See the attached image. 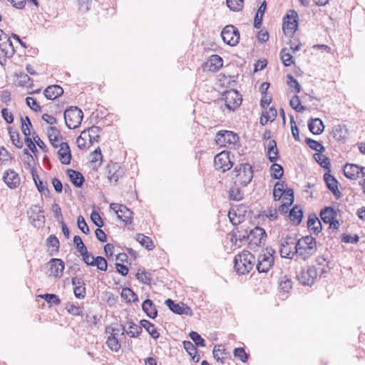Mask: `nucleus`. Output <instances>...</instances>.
<instances>
[{
    "label": "nucleus",
    "mask_w": 365,
    "mask_h": 365,
    "mask_svg": "<svg viewBox=\"0 0 365 365\" xmlns=\"http://www.w3.org/2000/svg\"><path fill=\"white\" fill-rule=\"evenodd\" d=\"M142 309L147 316L151 319H155L158 315L156 307L150 299H145L143 302Z\"/></svg>",
    "instance_id": "obj_30"
},
{
    "label": "nucleus",
    "mask_w": 365,
    "mask_h": 365,
    "mask_svg": "<svg viewBox=\"0 0 365 365\" xmlns=\"http://www.w3.org/2000/svg\"><path fill=\"white\" fill-rule=\"evenodd\" d=\"M64 120L69 129H76L80 126L83 113L77 106H71L64 111Z\"/></svg>",
    "instance_id": "obj_4"
},
{
    "label": "nucleus",
    "mask_w": 365,
    "mask_h": 365,
    "mask_svg": "<svg viewBox=\"0 0 365 365\" xmlns=\"http://www.w3.org/2000/svg\"><path fill=\"white\" fill-rule=\"evenodd\" d=\"M238 140V135L230 130H220L215 136L216 143L220 147L235 146Z\"/></svg>",
    "instance_id": "obj_8"
},
{
    "label": "nucleus",
    "mask_w": 365,
    "mask_h": 365,
    "mask_svg": "<svg viewBox=\"0 0 365 365\" xmlns=\"http://www.w3.org/2000/svg\"><path fill=\"white\" fill-rule=\"evenodd\" d=\"M290 106L297 112L304 110V107L301 105L300 101L297 96H294L289 101Z\"/></svg>",
    "instance_id": "obj_53"
},
{
    "label": "nucleus",
    "mask_w": 365,
    "mask_h": 365,
    "mask_svg": "<svg viewBox=\"0 0 365 365\" xmlns=\"http://www.w3.org/2000/svg\"><path fill=\"white\" fill-rule=\"evenodd\" d=\"M322 153H315L314 155V158L315 160L320 165V166L325 170H327V172L330 173V161L329 159L322 154Z\"/></svg>",
    "instance_id": "obj_37"
},
{
    "label": "nucleus",
    "mask_w": 365,
    "mask_h": 365,
    "mask_svg": "<svg viewBox=\"0 0 365 365\" xmlns=\"http://www.w3.org/2000/svg\"><path fill=\"white\" fill-rule=\"evenodd\" d=\"M280 58L285 66H289L292 63V56L287 48H282L280 52Z\"/></svg>",
    "instance_id": "obj_49"
},
{
    "label": "nucleus",
    "mask_w": 365,
    "mask_h": 365,
    "mask_svg": "<svg viewBox=\"0 0 365 365\" xmlns=\"http://www.w3.org/2000/svg\"><path fill=\"white\" fill-rule=\"evenodd\" d=\"M21 132L24 135L25 138L30 137L31 131L30 126H31V123L28 116L25 117V120L23 117L21 118Z\"/></svg>",
    "instance_id": "obj_45"
},
{
    "label": "nucleus",
    "mask_w": 365,
    "mask_h": 365,
    "mask_svg": "<svg viewBox=\"0 0 365 365\" xmlns=\"http://www.w3.org/2000/svg\"><path fill=\"white\" fill-rule=\"evenodd\" d=\"M43 210H41L38 205H33L30 211L28 212L31 224L34 227H39L45 222V216Z\"/></svg>",
    "instance_id": "obj_14"
},
{
    "label": "nucleus",
    "mask_w": 365,
    "mask_h": 365,
    "mask_svg": "<svg viewBox=\"0 0 365 365\" xmlns=\"http://www.w3.org/2000/svg\"><path fill=\"white\" fill-rule=\"evenodd\" d=\"M165 304L169 308L170 311L177 314H185V315H191L192 310L190 307L185 306L183 303L176 304L175 302L170 299H168L165 300Z\"/></svg>",
    "instance_id": "obj_17"
},
{
    "label": "nucleus",
    "mask_w": 365,
    "mask_h": 365,
    "mask_svg": "<svg viewBox=\"0 0 365 365\" xmlns=\"http://www.w3.org/2000/svg\"><path fill=\"white\" fill-rule=\"evenodd\" d=\"M107 175L110 182H116L123 175V171L118 163L109 164L107 166Z\"/></svg>",
    "instance_id": "obj_21"
},
{
    "label": "nucleus",
    "mask_w": 365,
    "mask_h": 365,
    "mask_svg": "<svg viewBox=\"0 0 365 365\" xmlns=\"http://www.w3.org/2000/svg\"><path fill=\"white\" fill-rule=\"evenodd\" d=\"M77 225L78 227L86 235H88L90 232L89 227L82 215H79L77 218Z\"/></svg>",
    "instance_id": "obj_54"
},
{
    "label": "nucleus",
    "mask_w": 365,
    "mask_h": 365,
    "mask_svg": "<svg viewBox=\"0 0 365 365\" xmlns=\"http://www.w3.org/2000/svg\"><path fill=\"white\" fill-rule=\"evenodd\" d=\"M121 297L128 302H135L138 300V295L130 288L128 287H125L122 289Z\"/></svg>",
    "instance_id": "obj_39"
},
{
    "label": "nucleus",
    "mask_w": 365,
    "mask_h": 365,
    "mask_svg": "<svg viewBox=\"0 0 365 365\" xmlns=\"http://www.w3.org/2000/svg\"><path fill=\"white\" fill-rule=\"evenodd\" d=\"M142 329L144 328L148 333L155 339L160 336V334L155 327V325L148 320L143 319L140 322Z\"/></svg>",
    "instance_id": "obj_34"
},
{
    "label": "nucleus",
    "mask_w": 365,
    "mask_h": 365,
    "mask_svg": "<svg viewBox=\"0 0 365 365\" xmlns=\"http://www.w3.org/2000/svg\"><path fill=\"white\" fill-rule=\"evenodd\" d=\"M128 327L126 328L125 326L122 327V333L121 336H125L126 334L128 336L131 338H135L136 336H138L141 332H142V326L137 325L133 322H128Z\"/></svg>",
    "instance_id": "obj_23"
},
{
    "label": "nucleus",
    "mask_w": 365,
    "mask_h": 365,
    "mask_svg": "<svg viewBox=\"0 0 365 365\" xmlns=\"http://www.w3.org/2000/svg\"><path fill=\"white\" fill-rule=\"evenodd\" d=\"M110 208L115 211L118 217L124 222L125 225H130L133 222V212L125 205L118 203H111Z\"/></svg>",
    "instance_id": "obj_12"
},
{
    "label": "nucleus",
    "mask_w": 365,
    "mask_h": 365,
    "mask_svg": "<svg viewBox=\"0 0 365 365\" xmlns=\"http://www.w3.org/2000/svg\"><path fill=\"white\" fill-rule=\"evenodd\" d=\"M71 283L73 286V293L76 298L83 299L86 296V287L82 278L74 277L71 279Z\"/></svg>",
    "instance_id": "obj_19"
},
{
    "label": "nucleus",
    "mask_w": 365,
    "mask_h": 365,
    "mask_svg": "<svg viewBox=\"0 0 365 365\" xmlns=\"http://www.w3.org/2000/svg\"><path fill=\"white\" fill-rule=\"evenodd\" d=\"M8 130H9V136L12 141V143L17 148H21L23 147V142L21 141V140L20 138L19 133L17 131L14 130L11 127H9L8 128Z\"/></svg>",
    "instance_id": "obj_40"
},
{
    "label": "nucleus",
    "mask_w": 365,
    "mask_h": 365,
    "mask_svg": "<svg viewBox=\"0 0 365 365\" xmlns=\"http://www.w3.org/2000/svg\"><path fill=\"white\" fill-rule=\"evenodd\" d=\"M270 170L272 171V174H271L272 177L274 179L279 180L282 178V177L284 174V170H283V168L282 165L274 163L271 165Z\"/></svg>",
    "instance_id": "obj_44"
},
{
    "label": "nucleus",
    "mask_w": 365,
    "mask_h": 365,
    "mask_svg": "<svg viewBox=\"0 0 365 365\" xmlns=\"http://www.w3.org/2000/svg\"><path fill=\"white\" fill-rule=\"evenodd\" d=\"M317 270L314 266L302 267L297 274V279L303 285H312L317 279Z\"/></svg>",
    "instance_id": "obj_10"
},
{
    "label": "nucleus",
    "mask_w": 365,
    "mask_h": 365,
    "mask_svg": "<svg viewBox=\"0 0 365 365\" xmlns=\"http://www.w3.org/2000/svg\"><path fill=\"white\" fill-rule=\"evenodd\" d=\"M295 254L306 260L317 252L316 239L307 235L299 239L294 245Z\"/></svg>",
    "instance_id": "obj_2"
},
{
    "label": "nucleus",
    "mask_w": 365,
    "mask_h": 365,
    "mask_svg": "<svg viewBox=\"0 0 365 365\" xmlns=\"http://www.w3.org/2000/svg\"><path fill=\"white\" fill-rule=\"evenodd\" d=\"M341 242L345 243L357 244L359 240V237L357 235L351 236L348 234H343L341 237Z\"/></svg>",
    "instance_id": "obj_60"
},
{
    "label": "nucleus",
    "mask_w": 365,
    "mask_h": 365,
    "mask_svg": "<svg viewBox=\"0 0 365 365\" xmlns=\"http://www.w3.org/2000/svg\"><path fill=\"white\" fill-rule=\"evenodd\" d=\"M135 277L140 282L146 284H150L153 279L152 274L149 272L145 271L144 269H138V272L135 274Z\"/></svg>",
    "instance_id": "obj_36"
},
{
    "label": "nucleus",
    "mask_w": 365,
    "mask_h": 365,
    "mask_svg": "<svg viewBox=\"0 0 365 365\" xmlns=\"http://www.w3.org/2000/svg\"><path fill=\"white\" fill-rule=\"evenodd\" d=\"M189 336L195 343V346L200 347L205 346V339L197 332L192 331L190 332Z\"/></svg>",
    "instance_id": "obj_47"
},
{
    "label": "nucleus",
    "mask_w": 365,
    "mask_h": 365,
    "mask_svg": "<svg viewBox=\"0 0 365 365\" xmlns=\"http://www.w3.org/2000/svg\"><path fill=\"white\" fill-rule=\"evenodd\" d=\"M274 250L272 248H266L263 253H260L257 257L256 269L259 273H267L274 264Z\"/></svg>",
    "instance_id": "obj_5"
},
{
    "label": "nucleus",
    "mask_w": 365,
    "mask_h": 365,
    "mask_svg": "<svg viewBox=\"0 0 365 365\" xmlns=\"http://www.w3.org/2000/svg\"><path fill=\"white\" fill-rule=\"evenodd\" d=\"M48 304L58 305L61 303L59 297L54 294H45L41 296Z\"/></svg>",
    "instance_id": "obj_51"
},
{
    "label": "nucleus",
    "mask_w": 365,
    "mask_h": 365,
    "mask_svg": "<svg viewBox=\"0 0 365 365\" xmlns=\"http://www.w3.org/2000/svg\"><path fill=\"white\" fill-rule=\"evenodd\" d=\"M47 244L48 246L54 248L56 252H58L60 247V242L58 239L54 235H50L47 238Z\"/></svg>",
    "instance_id": "obj_59"
},
{
    "label": "nucleus",
    "mask_w": 365,
    "mask_h": 365,
    "mask_svg": "<svg viewBox=\"0 0 365 365\" xmlns=\"http://www.w3.org/2000/svg\"><path fill=\"white\" fill-rule=\"evenodd\" d=\"M243 0H227V5L230 10L239 11L243 8Z\"/></svg>",
    "instance_id": "obj_50"
},
{
    "label": "nucleus",
    "mask_w": 365,
    "mask_h": 365,
    "mask_svg": "<svg viewBox=\"0 0 365 365\" xmlns=\"http://www.w3.org/2000/svg\"><path fill=\"white\" fill-rule=\"evenodd\" d=\"M67 312L74 316H83V312L80 307L73 304H68L66 307Z\"/></svg>",
    "instance_id": "obj_55"
},
{
    "label": "nucleus",
    "mask_w": 365,
    "mask_h": 365,
    "mask_svg": "<svg viewBox=\"0 0 365 365\" xmlns=\"http://www.w3.org/2000/svg\"><path fill=\"white\" fill-rule=\"evenodd\" d=\"M222 58L220 56L214 54L204 63L203 71L216 72L222 66Z\"/></svg>",
    "instance_id": "obj_15"
},
{
    "label": "nucleus",
    "mask_w": 365,
    "mask_h": 365,
    "mask_svg": "<svg viewBox=\"0 0 365 365\" xmlns=\"http://www.w3.org/2000/svg\"><path fill=\"white\" fill-rule=\"evenodd\" d=\"M91 220H92L93 223L98 228L103 226V221L101 217L100 216L99 213L96 211L92 212L91 215Z\"/></svg>",
    "instance_id": "obj_61"
},
{
    "label": "nucleus",
    "mask_w": 365,
    "mask_h": 365,
    "mask_svg": "<svg viewBox=\"0 0 365 365\" xmlns=\"http://www.w3.org/2000/svg\"><path fill=\"white\" fill-rule=\"evenodd\" d=\"M291 237H286L285 241L282 244L280 248V254L283 257L292 258V256L295 254L293 252L291 247H289V240H292Z\"/></svg>",
    "instance_id": "obj_35"
},
{
    "label": "nucleus",
    "mask_w": 365,
    "mask_h": 365,
    "mask_svg": "<svg viewBox=\"0 0 365 365\" xmlns=\"http://www.w3.org/2000/svg\"><path fill=\"white\" fill-rule=\"evenodd\" d=\"M136 240L148 250H152L155 247L152 240L143 234H137Z\"/></svg>",
    "instance_id": "obj_38"
},
{
    "label": "nucleus",
    "mask_w": 365,
    "mask_h": 365,
    "mask_svg": "<svg viewBox=\"0 0 365 365\" xmlns=\"http://www.w3.org/2000/svg\"><path fill=\"white\" fill-rule=\"evenodd\" d=\"M66 174L73 185L77 187H81L83 185L85 179L81 173L72 169H68Z\"/></svg>",
    "instance_id": "obj_26"
},
{
    "label": "nucleus",
    "mask_w": 365,
    "mask_h": 365,
    "mask_svg": "<svg viewBox=\"0 0 365 365\" xmlns=\"http://www.w3.org/2000/svg\"><path fill=\"white\" fill-rule=\"evenodd\" d=\"M324 180L327 184L328 189L333 193V195L339 198L341 195V192L339 190L338 187V181L337 180L330 174V173L327 172L324 175Z\"/></svg>",
    "instance_id": "obj_20"
},
{
    "label": "nucleus",
    "mask_w": 365,
    "mask_h": 365,
    "mask_svg": "<svg viewBox=\"0 0 365 365\" xmlns=\"http://www.w3.org/2000/svg\"><path fill=\"white\" fill-rule=\"evenodd\" d=\"M223 41L231 46L237 45L240 40L238 29L233 25L226 26L221 32Z\"/></svg>",
    "instance_id": "obj_11"
},
{
    "label": "nucleus",
    "mask_w": 365,
    "mask_h": 365,
    "mask_svg": "<svg viewBox=\"0 0 365 365\" xmlns=\"http://www.w3.org/2000/svg\"><path fill=\"white\" fill-rule=\"evenodd\" d=\"M233 165L234 163L230 158V152L229 151H222L216 155L214 158L215 168L217 170H221L222 173L230 170Z\"/></svg>",
    "instance_id": "obj_9"
},
{
    "label": "nucleus",
    "mask_w": 365,
    "mask_h": 365,
    "mask_svg": "<svg viewBox=\"0 0 365 365\" xmlns=\"http://www.w3.org/2000/svg\"><path fill=\"white\" fill-rule=\"evenodd\" d=\"M18 83L21 86H24L26 88L31 87L32 85V83L31 81V78L29 76L26 74H21L19 78H18Z\"/></svg>",
    "instance_id": "obj_62"
},
{
    "label": "nucleus",
    "mask_w": 365,
    "mask_h": 365,
    "mask_svg": "<svg viewBox=\"0 0 365 365\" xmlns=\"http://www.w3.org/2000/svg\"><path fill=\"white\" fill-rule=\"evenodd\" d=\"M60 136V131L56 127H49L48 129V137L50 141H58Z\"/></svg>",
    "instance_id": "obj_58"
},
{
    "label": "nucleus",
    "mask_w": 365,
    "mask_h": 365,
    "mask_svg": "<svg viewBox=\"0 0 365 365\" xmlns=\"http://www.w3.org/2000/svg\"><path fill=\"white\" fill-rule=\"evenodd\" d=\"M51 208H52V211L53 212L54 217L56 218V220L58 222L63 221V217L62 212H61V208L58 205V204L53 203L52 205V207Z\"/></svg>",
    "instance_id": "obj_63"
},
{
    "label": "nucleus",
    "mask_w": 365,
    "mask_h": 365,
    "mask_svg": "<svg viewBox=\"0 0 365 365\" xmlns=\"http://www.w3.org/2000/svg\"><path fill=\"white\" fill-rule=\"evenodd\" d=\"M93 267H97L98 269L101 271H106L108 268L107 260L101 256H98L93 258Z\"/></svg>",
    "instance_id": "obj_46"
},
{
    "label": "nucleus",
    "mask_w": 365,
    "mask_h": 365,
    "mask_svg": "<svg viewBox=\"0 0 365 365\" xmlns=\"http://www.w3.org/2000/svg\"><path fill=\"white\" fill-rule=\"evenodd\" d=\"M213 356L221 364H225L226 360L227 359V353L226 352V349L222 345H215L213 349Z\"/></svg>",
    "instance_id": "obj_32"
},
{
    "label": "nucleus",
    "mask_w": 365,
    "mask_h": 365,
    "mask_svg": "<svg viewBox=\"0 0 365 365\" xmlns=\"http://www.w3.org/2000/svg\"><path fill=\"white\" fill-rule=\"evenodd\" d=\"M319 215L322 221L328 224L334 218H336L337 212L332 207H325L321 210Z\"/></svg>",
    "instance_id": "obj_28"
},
{
    "label": "nucleus",
    "mask_w": 365,
    "mask_h": 365,
    "mask_svg": "<svg viewBox=\"0 0 365 365\" xmlns=\"http://www.w3.org/2000/svg\"><path fill=\"white\" fill-rule=\"evenodd\" d=\"M267 155L271 163H275L279 158V152L277 146V143L274 140L269 141L267 145Z\"/></svg>",
    "instance_id": "obj_29"
},
{
    "label": "nucleus",
    "mask_w": 365,
    "mask_h": 365,
    "mask_svg": "<svg viewBox=\"0 0 365 365\" xmlns=\"http://www.w3.org/2000/svg\"><path fill=\"white\" fill-rule=\"evenodd\" d=\"M48 264L50 265L49 275L54 277H61L65 267L64 262L61 259L53 258Z\"/></svg>",
    "instance_id": "obj_16"
},
{
    "label": "nucleus",
    "mask_w": 365,
    "mask_h": 365,
    "mask_svg": "<svg viewBox=\"0 0 365 365\" xmlns=\"http://www.w3.org/2000/svg\"><path fill=\"white\" fill-rule=\"evenodd\" d=\"M242 97L240 93H222V97L218 99V103L224 102L225 106L229 110L234 111L242 104Z\"/></svg>",
    "instance_id": "obj_7"
},
{
    "label": "nucleus",
    "mask_w": 365,
    "mask_h": 365,
    "mask_svg": "<svg viewBox=\"0 0 365 365\" xmlns=\"http://www.w3.org/2000/svg\"><path fill=\"white\" fill-rule=\"evenodd\" d=\"M230 198L235 201H240L243 198V193L239 188H232L230 190Z\"/></svg>",
    "instance_id": "obj_64"
},
{
    "label": "nucleus",
    "mask_w": 365,
    "mask_h": 365,
    "mask_svg": "<svg viewBox=\"0 0 365 365\" xmlns=\"http://www.w3.org/2000/svg\"><path fill=\"white\" fill-rule=\"evenodd\" d=\"M307 227L315 235H318L322 231V223L315 213H312L309 215Z\"/></svg>",
    "instance_id": "obj_25"
},
{
    "label": "nucleus",
    "mask_w": 365,
    "mask_h": 365,
    "mask_svg": "<svg viewBox=\"0 0 365 365\" xmlns=\"http://www.w3.org/2000/svg\"><path fill=\"white\" fill-rule=\"evenodd\" d=\"M343 171L346 178L351 180H356L360 178L361 168L358 165L347 163L344 166Z\"/></svg>",
    "instance_id": "obj_22"
},
{
    "label": "nucleus",
    "mask_w": 365,
    "mask_h": 365,
    "mask_svg": "<svg viewBox=\"0 0 365 365\" xmlns=\"http://www.w3.org/2000/svg\"><path fill=\"white\" fill-rule=\"evenodd\" d=\"M298 26V14L295 11L291 10L284 19L282 29L286 35H292Z\"/></svg>",
    "instance_id": "obj_13"
},
{
    "label": "nucleus",
    "mask_w": 365,
    "mask_h": 365,
    "mask_svg": "<svg viewBox=\"0 0 365 365\" xmlns=\"http://www.w3.org/2000/svg\"><path fill=\"white\" fill-rule=\"evenodd\" d=\"M332 133L334 138L339 141L344 140L349 134L346 126L340 124L333 128Z\"/></svg>",
    "instance_id": "obj_33"
},
{
    "label": "nucleus",
    "mask_w": 365,
    "mask_h": 365,
    "mask_svg": "<svg viewBox=\"0 0 365 365\" xmlns=\"http://www.w3.org/2000/svg\"><path fill=\"white\" fill-rule=\"evenodd\" d=\"M288 216L293 223L299 225L303 217V210L299 206L295 205L289 210Z\"/></svg>",
    "instance_id": "obj_31"
},
{
    "label": "nucleus",
    "mask_w": 365,
    "mask_h": 365,
    "mask_svg": "<svg viewBox=\"0 0 365 365\" xmlns=\"http://www.w3.org/2000/svg\"><path fill=\"white\" fill-rule=\"evenodd\" d=\"M3 180L11 189L16 188L20 184V178L19 175L14 170L11 169L4 172Z\"/></svg>",
    "instance_id": "obj_18"
},
{
    "label": "nucleus",
    "mask_w": 365,
    "mask_h": 365,
    "mask_svg": "<svg viewBox=\"0 0 365 365\" xmlns=\"http://www.w3.org/2000/svg\"><path fill=\"white\" fill-rule=\"evenodd\" d=\"M289 117L292 135L296 141H299L300 138L299 133V128L296 125L293 115H290Z\"/></svg>",
    "instance_id": "obj_56"
},
{
    "label": "nucleus",
    "mask_w": 365,
    "mask_h": 365,
    "mask_svg": "<svg viewBox=\"0 0 365 365\" xmlns=\"http://www.w3.org/2000/svg\"><path fill=\"white\" fill-rule=\"evenodd\" d=\"M234 356L242 362H246L248 359V354L245 352L244 348H235L234 349Z\"/></svg>",
    "instance_id": "obj_57"
},
{
    "label": "nucleus",
    "mask_w": 365,
    "mask_h": 365,
    "mask_svg": "<svg viewBox=\"0 0 365 365\" xmlns=\"http://www.w3.org/2000/svg\"><path fill=\"white\" fill-rule=\"evenodd\" d=\"M305 143L312 150L318 153H323L325 150V148L322 143L310 138H307Z\"/></svg>",
    "instance_id": "obj_42"
},
{
    "label": "nucleus",
    "mask_w": 365,
    "mask_h": 365,
    "mask_svg": "<svg viewBox=\"0 0 365 365\" xmlns=\"http://www.w3.org/2000/svg\"><path fill=\"white\" fill-rule=\"evenodd\" d=\"M107 346L109 349H110L113 351H118L120 349V344L118 341V339L116 336H114V335L109 334L107 341H106Z\"/></svg>",
    "instance_id": "obj_41"
},
{
    "label": "nucleus",
    "mask_w": 365,
    "mask_h": 365,
    "mask_svg": "<svg viewBox=\"0 0 365 365\" xmlns=\"http://www.w3.org/2000/svg\"><path fill=\"white\" fill-rule=\"evenodd\" d=\"M90 133L89 144H92L94 142H98L100 135L99 133L101 131V128L98 126L93 125L88 128Z\"/></svg>",
    "instance_id": "obj_43"
},
{
    "label": "nucleus",
    "mask_w": 365,
    "mask_h": 365,
    "mask_svg": "<svg viewBox=\"0 0 365 365\" xmlns=\"http://www.w3.org/2000/svg\"><path fill=\"white\" fill-rule=\"evenodd\" d=\"M233 173H235L236 182L242 186L247 185L253 178V170L249 163H242L236 166Z\"/></svg>",
    "instance_id": "obj_6"
},
{
    "label": "nucleus",
    "mask_w": 365,
    "mask_h": 365,
    "mask_svg": "<svg viewBox=\"0 0 365 365\" xmlns=\"http://www.w3.org/2000/svg\"><path fill=\"white\" fill-rule=\"evenodd\" d=\"M284 191V190L283 184L280 183L279 182H277L274 185L273 190V197L274 200H279L283 196Z\"/></svg>",
    "instance_id": "obj_52"
},
{
    "label": "nucleus",
    "mask_w": 365,
    "mask_h": 365,
    "mask_svg": "<svg viewBox=\"0 0 365 365\" xmlns=\"http://www.w3.org/2000/svg\"><path fill=\"white\" fill-rule=\"evenodd\" d=\"M262 116L265 118V121H274L277 115V109L274 106L269 107V110L266 109L262 112Z\"/></svg>",
    "instance_id": "obj_48"
},
{
    "label": "nucleus",
    "mask_w": 365,
    "mask_h": 365,
    "mask_svg": "<svg viewBox=\"0 0 365 365\" xmlns=\"http://www.w3.org/2000/svg\"><path fill=\"white\" fill-rule=\"evenodd\" d=\"M255 264V257L249 251L244 250L235 257L234 267L238 274H247L253 269Z\"/></svg>",
    "instance_id": "obj_3"
},
{
    "label": "nucleus",
    "mask_w": 365,
    "mask_h": 365,
    "mask_svg": "<svg viewBox=\"0 0 365 365\" xmlns=\"http://www.w3.org/2000/svg\"><path fill=\"white\" fill-rule=\"evenodd\" d=\"M58 158L63 165H68L71 163V154L69 145L67 143H61V148L58 151Z\"/></svg>",
    "instance_id": "obj_24"
},
{
    "label": "nucleus",
    "mask_w": 365,
    "mask_h": 365,
    "mask_svg": "<svg viewBox=\"0 0 365 365\" xmlns=\"http://www.w3.org/2000/svg\"><path fill=\"white\" fill-rule=\"evenodd\" d=\"M237 230L240 232V242H247L248 247L251 250H255L264 245L267 238L265 230L258 226L248 231L247 229L242 225L240 227H237Z\"/></svg>",
    "instance_id": "obj_1"
},
{
    "label": "nucleus",
    "mask_w": 365,
    "mask_h": 365,
    "mask_svg": "<svg viewBox=\"0 0 365 365\" xmlns=\"http://www.w3.org/2000/svg\"><path fill=\"white\" fill-rule=\"evenodd\" d=\"M309 130L314 135L321 134L324 129L323 121L320 118H311L308 121Z\"/></svg>",
    "instance_id": "obj_27"
}]
</instances>
